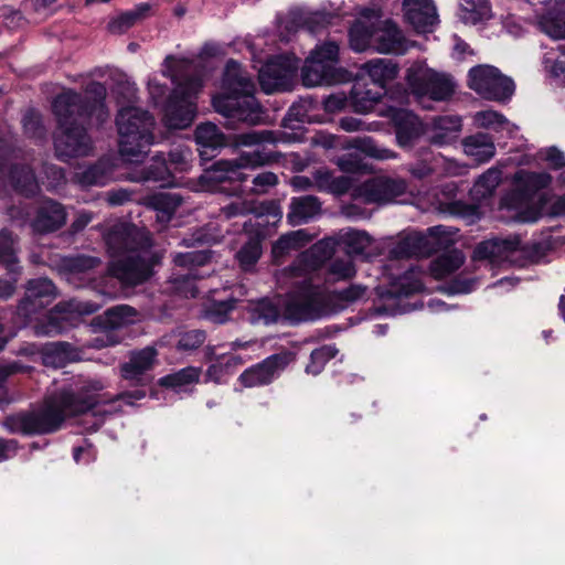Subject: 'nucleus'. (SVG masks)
<instances>
[{
  "label": "nucleus",
  "instance_id": "nucleus-51",
  "mask_svg": "<svg viewBox=\"0 0 565 565\" xmlns=\"http://www.w3.org/2000/svg\"><path fill=\"white\" fill-rule=\"evenodd\" d=\"M338 353L333 345H323L312 351L310 363L306 367L308 374L318 375L324 367V364Z\"/></svg>",
  "mask_w": 565,
  "mask_h": 565
},
{
  "label": "nucleus",
  "instance_id": "nucleus-61",
  "mask_svg": "<svg viewBox=\"0 0 565 565\" xmlns=\"http://www.w3.org/2000/svg\"><path fill=\"white\" fill-rule=\"evenodd\" d=\"M330 274L337 279L351 278L355 274V267L350 258L335 259L330 266Z\"/></svg>",
  "mask_w": 565,
  "mask_h": 565
},
{
  "label": "nucleus",
  "instance_id": "nucleus-23",
  "mask_svg": "<svg viewBox=\"0 0 565 565\" xmlns=\"http://www.w3.org/2000/svg\"><path fill=\"white\" fill-rule=\"evenodd\" d=\"M392 120L396 127L397 142L402 147L409 146L424 132V126L416 115L406 109H392Z\"/></svg>",
  "mask_w": 565,
  "mask_h": 565
},
{
  "label": "nucleus",
  "instance_id": "nucleus-18",
  "mask_svg": "<svg viewBox=\"0 0 565 565\" xmlns=\"http://www.w3.org/2000/svg\"><path fill=\"white\" fill-rule=\"evenodd\" d=\"M403 12L406 22L417 33H430L439 23L433 0H403Z\"/></svg>",
  "mask_w": 565,
  "mask_h": 565
},
{
  "label": "nucleus",
  "instance_id": "nucleus-44",
  "mask_svg": "<svg viewBox=\"0 0 565 565\" xmlns=\"http://www.w3.org/2000/svg\"><path fill=\"white\" fill-rule=\"evenodd\" d=\"M339 241L345 246L348 254L364 255L372 245V238L367 233L356 230L343 231Z\"/></svg>",
  "mask_w": 565,
  "mask_h": 565
},
{
  "label": "nucleus",
  "instance_id": "nucleus-42",
  "mask_svg": "<svg viewBox=\"0 0 565 565\" xmlns=\"http://www.w3.org/2000/svg\"><path fill=\"white\" fill-rule=\"evenodd\" d=\"M313 184L321 191L342 194L349 190L350 180L347 177L335 178L328 169L321 168L313 173Z\"/></svg>",
  "mask_w": 565,
  "mask_h": 565
},
{
  "label": "nucleus",
  "instance_id": "nucleus-24",
  "mask_svg": "<svg viewBox=\"0 0 565 565\" xmlns=\"http://www.w3.org/2000/svg\"><path fill=\"white\" fill-rule=\"evenodd\" d=\"M222 213L226 218H232L237 215L253 213L257 216L270 215L276 220H280L282 212L280 206L274 202L257 203L255 201L236 200L222 209Z\"/></svg>",
  "mask_w": 565,
  "mask_h": 565
},
{
  "label": "nucleus",
  "instance_id": "nucleus-32",
  "mask_svg": "<svg viewBox=\"0 0 565 565\" xmlns=\"http://www.w3.org/2000/svg\"><path fill=\"white\" fill-rule=\"evenodd\" d=\"M548 11L539 17L542 31L552 39H565V13L556 8L555 0H543Z\"/></svg>",
  "mask_w": 565,
  "mask_h": 565
},
{
  "label": "nucleus",
  "instance_id": "nucleus-40",
  "mask_svg": "<svg viewBox=\"0 0 565 565\" xmlns=\"http://www.w3.org/2000/svg\"><path fill=\"white\" fill-rule=\"evenodd\" d=\"M312 239V236L308 234L306 230H298L290 232L286 235H282L274 245H273V257L275 260H279L285 255L289 254L292 250H297L303 247Z\"/></svg>",
  "mask_w": 565,
  "mask_h": 565
},
{
  "label": "nucleus",
  "instance_id": "nucleus-37",
  "mask_svg": "<svg viewBox=\"0 0 565 565\" xmlns=\"http://www.w3.org/2000/svg\"><path fill=\"white\" fill-rule=\"evenodd\" d=\"M472 119L478 128L490 129L497 132L505 131L508 136H512L516 130V127L501 113L492 109L477 111Z\"/></svg>",
  "mask_w": 565,
  "mask_h": 565
},
{
  "label": "nucleus",
  "instance_id": "nucleus-50",
  "mask_svg": "<svg viewBox=\"0 0 565 565\" xmlns=\"http://www.w3.org/2000/svg\"><path fill=\"white\" fill-rule=\"evenodd\" d=\"M515 180L523 185L524 191L529 193L546 188L550 185L552 178L545 172L535 173L521 171L516 173Z\"/></svg>",
  "mask_w": 565,
  "mask_h": 565
},
{
  "label": "nucleus",
  "instance_id": "nucleus-45",
  "mask_svg": "<svg viewBox=\"0 0 565 565\" xmlns=\"http://www.w3.org/2000/svg\"><path fill=\"white\" fill-rule=\"evenodd\" d=\"M26 295L34 305L39 300V305L44 306L50 303L55 297V287L53 282L46 278L34 279L29 281Z\"/></svg>",
  "mask_w": 565,
  "mask_h": 565
},
{
  "label": "nucleus",
  "instance_id": "nucleus-34",
  "mask_svg": "<svg viewBox=\"0 0 565 565\" xmlns=\"http://www.w3.org/2000/svg\"><path fill=\"white\" fill-rule=\"evenodd\" d=\"M462 146L465 153L471 157L477 163L489 161L495 153L494 143L486 134H477L467 137Z\"/></svg>",
  "mask_w": 565,
  "mask_h": 565
},
{
  "label": "nucleus",
  "instance_id": "nucleus-58",
  "mask_svg": "<svg viewBox=\"0 0 565 565\" xmlns=\"http://www.w3.org/2000/svg\"><path fill=\"white\" fill-rule=\"evenodd\" d=\"M205 340L204 332L200 330H191L180 334L178 340V349L182 351H191L198 349Z\"/></svg>",
  "mask_w": 565,
  "mask_h": 565
},
{
  "label": "nucleus",
  "instance_id": "nucleus-25",
  "mask_svg": "<svg viewBox=\"0 0 565 565\" xmlns=\"http://www.w3.org/2000/svg\"><path fill=\"white\" fill-rule=\"evenodd\" d=\"M374 18H379V13L375 10L366 9L362 13V18L359 19L350 29V46L355 52H363L372 49L374 38L372 22Z\"/></svg>",
  "mask_w": 565,
  "mask_h": 565
},
{
  "label": "nucleus",
  "instance_id": "nucleus-12",
  "mask_svg": "<svg viewBox=\"0 0 565 565\" xmlns=\"http://www.w3.org/2000/svg\"><path fill=\"white\" fill-rule=\"evenodd\" d=\"M558 183L565 188V170L559 174ZM522 198L521 193H512L501 201V207L514 211L513 217L520 222H535L542 215H565V193L553 200L541 196L536 206H529Z\"/></svg>",
  "mask_w": 565,
  "mask_h": 565
},
{
  "label": "nucleus",
  "instance_id": "nucleus-30",
  "mask_svg": "<svg viewBox=\"0 0 565 565\" xmlns=\"http://www.w3.org/2000/svg\"><path fill=\"white\" fill-rule=\"evenodd\" d=\"M461 131V119L458 116H441L430 126V141L438 146L455 141Z\"/></svg>",
  "mask_w": 565,
  "mask_h": 565
},
{
  "label": "nucleus",
  "instance_id": "nucleus-64",
  "mask_svg": "<svg viewBox=\"0 0 565 565\" xmlns=\"http://www.w3.org/2000/svg\"><path fill=\"white\" fill-rule=\"evenodd\" d=\"M347 103L348 98L343 93H335L323 100V106L328 113H337L342 110L347 106Z\"/></svg>",
  "mask_w": 565,
  "mask_h": 565
},
{
  "label": "nucleus",
  "instance_id": "nucleus-15",
  "mask_svg": "<svg viewBox=\"0 0 565 565\" xmlns=\"http://www.w3.org/2000/svg\"><path fill=\"white\" fill-rule=\"evenodd\" d=\"M294 360L295 354L290 351L273 354L245 370L238 380L245 387L267 385L277 379Z\"/></svg>",
  "mask_w": 565,
  "mask_h": 565
},
{
  "label": "nucleus",
  "instance_id": "nucleus-7",
  "mask_svg": "<svg viewBox=\"0 0 565 565\" xmlns=\"http://www.w3.org/2000/svg\"><path fill=\"white\" fill-rule=\"evenodd\" d=\"M116 126L122 159L131 163L142 161L154 143V118L139 107L127 106L118 110Z\"/></svg>",
  "mask_w": 565,
  "mask_h": 565
},
{
  "label": "nucleus",
  "instance_id": "nucleus-53",
  "mask_svg": "<svg viewBox=\"0 0 565 565\" xmlns=\"http://www.w3.org/2000/svg\"><path fill=\"white\" fill-rule=\"evenodd\" d=\"M148 10L147 6L137 10L128 11L109 22L108 29L113 33H122L128 30L142 15V11Z\"/></svg>",
  "mask_w": 565,
  "mask_h": 565
},
{
  "label": "nucleus",
  "instance_id": "nucleus-35",
  "mask_svg": "<svg viewBox=\"0 0 565 565\" xmlns=\"http://www.w3.org/2000/svg\"><path fill=\"white\" fill-rule=\"evenodd\" d=\"M320 213V203L313 196H302L292 199L290 211L287 214L288 222L291 225L307 223Z\"/></svg>",
  "mask_w": 565,
  "mask_h": 565
},
{
  "label": "nucleus",
  "instance_id": "nucleus-20",
  "mask_svg": "<svg viewBox=\"0 0 565 565\" xmlns=\"http://www.w3.org/2000/svg\"><path fill=\"white\" fill-rule=\"evenodd\" d=\"M372 49L383 54H402L405 52V39L397 25L392 21H380L374 18L372 22Z\"/></svg>",
  "mask_w": 565,
  "mask_h": 565
},
{
  "label": "nucleus",
  "instance_id": "nucleus-52",
  "mask_svg": "<svg viewBox=\"0 0 565 565\" xmlns=\"http://www.w3.org/2000/svg\"><path fill=\"white\" fill-rule=\"evenodd\" d=\"M14 186L24 195H33L36 193L39 185L33 172L29 168L14 170L12 173Z\"/></svg>",
  "mask_w": 565,
  "mask_h": 565
},
{
  "label": "nucleus",
  "instance_id": "nucleus-62",
  "mask_svg": "<svg viewBox=\"0 0 565 565\" xmlns=\"http://www.w3.org/2000/svg\"><path fill=\"white\" fill-rule=\"evenodd\" d=\"M277 182L278 179L275 173L269 171L262 172L253 179V191L255 193H266L270 188L275 186Z\"/></svg>",
  "mask_w": 565,
  "mask_h": 565
},
{
  "label": "nucleus",
  "instance_id": "nucleus-16",
  "mask_svg": "<svg viewBox=\"0 0 565 565\" xmlns=\"http://www.w3.org/2000/svg\"><path fill=\"white\" fill-rule=\"evenodd\" d=\"M192 152L189 148L179 147L169 152V159L163 156L152 158V164L146 173L132 178L135 181H161L164 185L170 184L169 177L171 171L184 172L190 169Z\"/></svg>",
  "mask_w": 565,
  "mask_h": 565
},
{
  "label": "nucleus",
  "instance_id": "nucleus-26",
  "mask_svg": "<svg viewBox=\"0 0 565 565\" xmlns=\"http://www.w3.org/2000/svg\"><path fill=\"white\" fill-rule=\"evenodd\" d=\"M66 221L63 206L53 201H44L38 210L32 222L34 231L40 233L53 232L60 228Z\"/></svg>",
  "mask_w": 565,
  "mask_h": 565
},
{
  "label": "nucleus",
  "instance_id": "nucleus-8",
  "mask_svg": "<svg viewBox=\"0 0 565 565\" xmlns=\"http://www.w3.org/2000/svg\"><path fill=\"white\" fill-rule=\"evenodd\" d=\"M339 46L335 42L317 45L301 68V82L306 87L330 85L340 79Z\"/></svg>",
  "mask_w": 565,
  "mask_h": 565
},
{
  "label": "nucleus",
  "instance_id": "nucleus-1",
  "mask_svg": "<svg viewBox=\"0 0 565 565\" xmlns=\"http://www.w3.org/2000/svg\"><path fill=\"white\" fill-rule=\"evenodd\" d=\"M335 243L332 237L319 241L303 252L292 267L279 274L277 276L279 282H284L287 277L302 278V280L292 282L295 290L285 298L279 297L277 301L262 299L254 303L250 308V321L270 324L284 319L290 323H298L324 316L329 311V296L322 289L309 284L307 276L331 257Z\"/></svg>",
  "mask_w": 565,
  "mask_h": 565
},
{
  "label": "nucleus",
  "instance_id": "nucleus-3",
  "mask_svg": "<svg viewBox=\"0 0 565 565\" xmlns=\"http://www.w3.org/2000/svg\"><path fill=\"white\" fill-rule=\"evenodd\" d=\"M105 241L111 257L108 271L124 285L141 284L152 275L160 257L150 250L147 232L118 223L106 234Z\"/></svg>",
  "mask_w": 565,
  "mask_h": 565
},
{
  "label": "nucleus",
  "instance_id": "nucleus-22",
  "mask_svg": "<svg viewBox=\"0 0 565 565\" xmlns=\"http://www.w3.org/2000/svg\"><path fill=\"white\" fill-rule=\"evenodd\" d=\"M100 260L92 256L64 258L62 263L65 279L75 287H83L93 280V270Z\"/></svg>",
  "mask_w": 565,
  "mask_h": 565
},
{
  "label": "nucleus",
  "instance_id": "nucleus-63",
  "mask_svg": "<svg viewBox=\"0 0 565 565\" xmlns=\"http://www.w3.org/2000/svg\"><path fill=\"white\" fill-rule=\"evenodd\" d=\"M540 158L546 161L554 169H558L565 166L564 153L555 147L541 150Z\"/></svg>",
  "mask_w": 565,
  "mask_h": 565
},
{
  "label": "nucleus",
  "instance_id": "nucleus-56",
  "mask_svg": "<svg viewBox=\"0 0 565 565\" xmlns=\"http://www.w3.org/2000/svg\"><path fill=\"white\" fill-rule=\"evenodd\" d=\"M244 363V359L238 355L228 356L225 363H215L212 364L206 372V377L209 381H213L215 383H221L223 381V375L227 372L231 366H236Z\"/></svg>",
  "mask_w": 565,
  "mask_h": 565
},
{
  "label": "nucleus",
  "instance_id": "nucleus-49",
  "mask_svg": "<svg viewBox=\"0 0 565 565\" xmlns=\"http://www.w3.org/2000/svg\"><path fill=\"white\" fill-rule=\"evenodd\" d=\"M262 255L260 241L257 237L248 236L244 246L237 252L236 258L245 270L252 268Z\"/></svg>",
  "mask_w": 565,
  "mask_h": 565
},
{
  "label": "nucleus",
  "instance_id": "nucleus-21",
  "mask_svg": "<svg viewBox=\"0 0 565 565\" xmlns=\"http://www.w3.org/2000/svg\"><path fill=\"white\" fill-rule=\"evenodd\" d=\"M137 311L129 306H118L106 311L102 326L100 335L93 343L94 348H103L117 343L113 338L111 330L136 322Z\"/></svg>",
  "mask_w": 565,
  "mask_h": 565
},
{
  "label": "nucleus",
  "instance_id": "nucleus-47",
  "mask_svg": "<svg viewBox=\"0 0 565 565\" xmlns=\"http://www.w3.org/2000/svg\"><path fill=\"white\" fill-rule=\"evenodd\" d=\"M181 204V199L174 193H160L153 198V206L157 212L156 217L159 222H169L177 209Z\"/></svg>",
  "mask_w": 565,
  "mask_h": 565
},
{
  "label": "nucleus",
  "instance_id": "nucleus-41",
  "mask_svg": "<svg viewBox=\"0 0 565 565\" xmlns=\"http://www.w3.org/2000/svg\"><path fill=\"white\" fill-rule=\"evenodd\" d=\"M463 262V254L454 249L437 257L430 265V273L435 278L443 279L459 269Z\"/></svg>",
  "mask_w": 565,
  "mask_h": 565
},
{
  "label": "nucleus",
  "instance_id": "nucleus-11",
  "mask_svg": "<svg viewBox=\"0 0 565 565\" xmlns=\"http://www.w3.org/2000/svg\"><path fill=\"white\" fill-rule=\"evenodd\" d=\"M468 86L482 98L505 102L514 93L513 81L492 65H478L468 73Z\"/></svg>",
  "mask_w": 565,
  "mask_h": 565
},
{
  "label": "nucleus",
  "instance_id": "nucleus-54",
  "mask_svg": "<svg viewBox=\"0 0 565 565\" xmlns=\"http://www.w3.org/2000/svg\"><path fill=\"white\" fill-rule=\"evenodd\" d=\"M0 260L7 264L10 271L17 270V259L14 257V241L10 233L0 232Z\"/></svg>",
  "mask_w": 565,
  "mask_h": 565
},
{
  "label": "nucleus",
  "instance_id": "nucleus-57",
  "mask_svg": "<svg viewBox=\"0 0 565 565\" xmlns=\"http://www.w3.org/2000/svg\"><path fill=\"white\" fill-rule=\"evenodd\" d=\"M68 320L67 315H62L60 311L52 312L49 317L46 326L36 327L38 334H56L66 329L65 322Z\"/></svg>",
  "mask_w": 565,
  "mask_h": 565
},
{
  "label": "nucleus",
  "instance_id": "nucleus-43",
  "mask_svg": "<svg viewBox=\"0 0 565 565\" xmlns=\"http://www.w3.org/2000/svg\"><path fill=\"white\" fill-rule=\"evenodd\" d=\"M423 274L411 269L398 277L393 284L391 294L395 297L409 296L423 290Z\"/></svg>",
  "mask_w": 565,
  "mask_h": 565
},
{
  "label": "nucleus",
  "instance_id": "nucleus-5",
  "mask_svg": "<svg viewBox=\"0 0 565 565\" xmlns=\"http://www.w3.org/2000/svg\"><path fill=\"white\" fill-rule=\"evenodd\" d=\"M194 65L186 58L167 57L162 73L175 83L172 96L163 108V120L169 128L184 129L196 115L195 98L203 82L201 77H191Z\"/></svg>",
  "mask_w": 565,
  "mask_h": 565
},
{
  "label": "nucleus",
  "instance_id": "nucleus-4",
  "mask_svg": "<svg viewBox=\"0 0 565 565\" xmlns=\"http://www.w3.org/2000/svg\"><path fill=\"white\" fill-rule=\"evenodd\" d=\"M105 387L99 379L81 380L74 392H62L49 398L41 411L17 417V426L24 434L52 433L67 416L84 414L95 405L106 403L108 397L102 393Z\"/></svg>",
  "mask_w": 565,
  "mask_h": 565
},
{
  "label": "nucleus",
  "instance_id": "nucleus-10",
  "mask_svg": "<svg viewBox=\"0 0 565 565\" xmlns=\"http://www.w3.org/2000/svg\"><path fill=\"white\" fill-rule=\"evenodd\" d=\"M406 81L412 92L418 97L433 100H445L455 92L454 78L429 68L424 62H416L407 70Z\"/></svg>",
  "mask_w": 565,
  "mask_h": 565
},
{
  "label": "nucleus",
  "instance_id": "nucleus-27",
  "mask_svg": "<svg viewBox=\"0 0 565 565\" xmlns=\"http://www.w3.org/2000/svg\"><path fill=\"white\" fill-rule=\"evenodd\" d=\"M456 191L457 185L454 182L447 183L437 195L433 205L441 213L470 217L473 220L477 216V210L455 200Z\"/></svg>",
  "mask_w": 565,
  "mask_h": 565
},
{
  "label": "nucleus",
  "instance_id": "nucleus-19",
  "mask_svg": "<svg viewBox=\"0 0 565 565\" xmlns=\"http://www.w3.org/2000/svg\"><path fill=\"white\" fill-rule=\"evenodd\" d=\"M520 239L510 238H492L480 243L475 252L476 260H488L491 264L513 263L515 254L519 252Z\"/></svg>",
  "mask_w": 565,
  "mask_h": 565
},
{
  "label": "nucleus",
  "instance_id": "nucleus-31",
  "mask_svg": "<svg viewBox=\"0 0 565 565\" xmlns=\"http://www.w3.org/2000/svg\"><path fill=\"white\" fill-rule=\"evenodd\" d=\"M455 235L456 232L439 225L428 228L426 234L411 236L408 241L417 242L424 248V252L431 253L450 245Z\"/></svg>",
  "mask_w": 565,
  "mask_h": 565
},
{
  "label": "nucleus",
  "instance_id": "nucleus-39",
  "mask_svg": "<svg viewBox=\"0 0 565 565\" xmlns=\"http://www.w3.org/2000/svg\"><path fill=\"white\" fill-rule=\"evenodd\" d=\"M383 94L384 92L381 89H366L363 85L356 83L351 90V106L356 113H371L380 103Z\"/></svg>",
  "mask_w": 565,
  "mask_h": 565
},
{
  "label": "nucleus",
  "instance_id": "nucleus-13",
  "mask_svg": "<svg viewBox=\"0 0 565 565\" xmlns=\"http://www.w3.org/2000/svg\"><path fill=\"white\" fill-rule=\"evenodd\" d=\"M297 68L298 58L292 54L271 57L258 67L259 84L267 94L288 89Z\"/></svg>",
  "mask_w": 565,
  "mask_h": 565
},
{
  "label": "nucleus",
  "instance_id": "nucleus-60",
  "mask_svg": "<svg viewBox=\"0 0 565 565\" xmlns=\"http://www.w3.org/2000/svg\"><path fill=\"white\" fill-rule=\"evenodd\" d=\"M108 180L109 177L100 166L90 167L81 178V182L84 185H104Z\"/></svg>",
  "mask_w": 565,
  "mask_h": 565
},
{
  "label": "nucleus",
  "instance_id": "nucleus-2",
  "mask_svg": "<svg viewBox=\"0 0 565 565\" xmlns=\"http://www.w3.org/2000/svg\"><path fill=\"white\" fill-rule=\"evenodd\" d=\"M87 94L94 96L92 104H84L82 97L73 90L63 92L53 102V110L58 121L54 146L57 157L63 160L86 156L92 150V140L79 124L86 118H95L97 124H103L109 118L104 103L105 86L92 83L87 87Z\"/></svg>",
  "mask_w": 565,
  "mask_h": 565
},
{
  "label": "nucleus",
  "instance_id": "nucleus-28",
  "mask_svg": "<svg viewBox=\"0 0 565 565\" xmlns=\"http://www.w3.org/2000/svg\"><path fill=\"white\" fill-rule=\"evenodd\" d=\"M398 73L397 65L386 58H374L360 66V76H367L377 85L376 89L384 92V86L387 82L393 81Z\"/></svg>",
  "mask_w": 565,
  "mask_h": 565
},
{
  "label": "nucleus",
  "instance_id": "nucleus-55",
  "mask_svg": "<svg viewBox=\"0 0 565 565\" xmlns=\"http://www.w3.org/2000/svg\"><path fill=\"white\" fill-rule=\"evenodd\" d=\"M67 350L68 345L66 343L60 342L51 345L44 353V363L54 367L62 366L66 361L73 360Z\"/></svg>",
  "mask_w": 565,
  "mask_h": 565
},
{
  "label": "nucleus",
  "instance_id": "nucleus-33",
  "mask_svg": "<svg viewBox=\"0 0 565 565\" xmlns=\"http://www.w3.org/2000/svg\"><path fill=\"white\" fill-rule=\"evenodd\" d=\"M201 370L199 367L189 366L173 374L160 379V385L170 388L172 392L188 393L199 383Z\"/></svg>",
  "mask_w": 565,
  "mask_h": 565
},
{
  "label": "nucleus",
  "instance_id": "nucleus-29",
  "mask_svg": "<svg viewBox=\"0 0 565 565\" xmlns=\"http://www.w3.org/2000/svg\"><path fill=\"white\" fill-rule=\"evenodd\" d=\"M157 352L153 348H145L130 358V361L122 365L121 375L126 380L145 382V373L152 369L156 363Z\"/></svg>",
  "mask_w": 565,
  "mask_h": 565
},
{
  "label": "nucleus",
  "instance_id": "nucleus-48",
  "mask_svg": "<svg viewBox=\"0 0 565 565\" xmlns=\"http://www.w3.org/2000/svg\"><path fill=\"white\" fill-rule=\"evenodd\" d=\"M502 172L500 169H488L473 184L471 190L476 199H483L493 193L501 181Z\"/></svg>",
  "mask_w": 565,
  "mask_h": 565
},
{
  "label": "nucleus",
  "instance_id": "nucleus-17",
  "mask_svg": "<svg viewBox=\"0 0 565 565\" xmlns=\"http://www.w3.org/2000/svg\"><path fill=\"white\" fill-rule=\"evenodd\" d=\"M210 254L206 250H192L183 254H178L174 257V264L181 268L189 270L188 274L174 275L171 279L173 290L185 297H195L198 288L194 280L196 275L193 269L198 266H203L210 260Z\"/></svg>",
  "mask_w": 565,
  "mask_h": 565
},
{
  "label": "nucleus",
  "instance_id": "nucleus-59",
  "mask_svg": "<svg viewBox=\"0 0 565 565\" xmlns=\"http://www.w3.org/2000/svg\"><path fill=\"white\" fill-rule=\"evenodd\" d=\"M275 141L273 137V132L264 130V131H250L246 134L238 135L235 139L236 146H253L258 145L260 142H273Z\"/></svg>",
  "mask_w": 565,
  "mask_h": 565
},
{
  "label": "nucleus",
  "instance_id": "nucleus-46",
  "mask_svg": "<svg viewBox=\"0 0 565 565\" xmlns=\"http://www.w3.org/2000/svg\"><path fill=\"white\" fill-rule=\"evenodd\" d=\"M345 148H353L360 150L364 154L379 160H388L396 158V153L394 151L387 148L380 147L374 142L373 139L367 137L354 138L345 146Z\"/></svg>",
  "mask_w": 565,
  "mask_h": 565
},
{
  "label": "nucleus",
  "instance_id": "nucleus-9",
  "mask_svg": "<svg viewBox=\"0 0 565 565\" xmlns=\"http://www.w3.org/2000/svg\"><path fill=\"white\" fill-rule=\"evenodd\" d=\"M269 161L270 157L259 150L244 152L235 161L220 160L201 175L200 190L216 191L218 190L217 185H221L226 181L242 182L245 180V174L242 169H255L268 163ZM220 191H225V189L221 186Z\"/></svg>",
  "mask_w": 565,
  "mask_h": 565
},
{
  "label": "nucleus",
  "instance_id": "nucleus-6",
  "mask_svg": "<svg viewBox=\"0 0 565 565\" xmlns=\"http://www.w3.org/2000/svg\"><path fill=\"white\" fill-rule=\"evenodd\" d=\"M222 93L213 97L215 110L225 117L255 125L260 107L254 97L255 85L235 61H228L222 78Z\"/></svg>",
  "mask_w": 565,
  "mask_h": 565
},
{
  "label": "nucleus",
  "instance_id": "nucleus-38",
  "mask_svg": "<svg viewBox=\"0 0 565 565\" xmlns=\"http://www.w3.org/2000/svg\"><path fill=\"white\" fill-rule=\"evenodd\" d=\"M196 143L201 147V154H207L209 150H216L226 145V138L220 129L211 122L201 124L195 130Z\"/></svg>",
  "mask_w": 565,
  "mask_h": 565
},
{
  "label": "nucleus",
  "instance_id": "nucleus-36",
  "mask_svg": "<svg viewBox=\"0 0 565 565\" xmlns=\"http://www.w3.org/2000/svg\"><path fill=\"white\" fill-rule=\"evenodd\" d=\"M459 19L466 24H477L492 17L489 0H460Z\"/></svg>",
  "mask_w": 565,
  "mask_h": 565
},
{
  "label": "nucleus",
  "instance_id": "nucleus-14",
  "mask_svg": "<svg viewBox=\"0 0 565 565\" xmlns=\"http://www.w3.org/2000/svg\"><path fill=\"white\" fill-rule=\"evenodd\" d=\"M406 190L407 184L403 179L374 178L356 188L353 196L363 203L384 205L404 202L399 198Z\"/></svg>",
  "mask_w": 565,
  "mask_h": 565
}]
</instances>
